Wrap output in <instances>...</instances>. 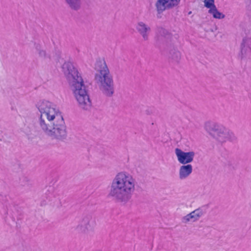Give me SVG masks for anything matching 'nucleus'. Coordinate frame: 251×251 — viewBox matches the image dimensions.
Wrapping results in <instances>:
<instances>
[{"label":"nucleus","mask_w":251,"mask_h":251,"mask_svg":"<svg viewBox=\"0 0 251 251\" xmlns=\"http://www.w3.org/2000/svg\"><path fill=\"white\" fill-rule=\"evenodd\" d=\"M40 113L37 127L52 139L63 141L66 139V126L61 113L54 105L48 100H40L36 104Z\"/></svg>","instance_id":"1"},{"label":"nucleus","mask_w":251,"mask_h":251,"mask_svg":"<svg viewBox=\"0 0 251 251\" xmlns=\"http://www.w3.org/2000/svg\"><path fill=\"white\" fill-rule=\"evenodd\" d=\"M62 69L65 77L74 91L79 107L85 110H89L92 106L86 86L77 69L71 62H65Z\"/></svg>","instance_id":"2"},{"label":"nucleus","mask_w":251,"mask_h":251,"mask_svg":"<svg viewBox=\"0 0 251 251\" xmlns=\"http://www.w3.org/2000/svg\"><path fill=\"white\" fill-rule=\"evenodd\" d=\"M62 69L65 77L74 91L79 107L85 110H89L92 106L86 86L77 69L71 62H65Z\"/></svg>","instance_id":"3"},{"label":"nucleus","mask_w":251,"mask_h":251,"mask_svg":"<svg viewBox=\"0 0 251 251\" xmlns=\"http://www.w3.org/2000/svg\"><path fill=\"white\" fill-rule=\"evenodd\" d=\"M135 183V180L130 175L124 172L119 173L110 183L108 197L117 202L125 204L132 198Z\"/></svg>","instance_id":"4"},{"label":"nucleus","mask_w":251,"mask_h":251,"mask_svg":"<svg viewBox=\"0 0 251 251\" xmlns=\"http://www.w3.org/2000/svg\"><path fill=\"white\" fill-rule=\"evenodd\" d=\"M95 68L97 71L95 80L100 91L105 96L112 97L114 93V81L105 61H97Z\"/></svg>","instance_id":"5"},{"label":"nucleus","mask_w":251,"mask_h":251,"mask_svg":"<svg viewBox=\"0 0 251 251\" xmlns=\"http://www.w3.org/2000/svg\"><path fill=\"white\" fill-rule=\"evenodd\" d=\"M205 128L210 135L220 142L223 143L227 140L233 141L236 139L232 132L217 123H206Z\"/></svg>","instance_id":"6"},{"label":"nucleus","mask_w":251,"mask_h":251,"mask_svg":"<svg viewBox=\"0 0 251 251\" xmlns=\"http://www.w3.org/2000/svg\"><path fill=\"white\" fill-rule=\"evenodd\" d=\"M96 221L90 214L83 215L75 227L76 232L80 234H87L94 229Z\"/></svg>","instance_id":"7"},{"label":"nucleus","mask_w":251,"mask_h":251,"mask_svg":"<svg viewBox=\"0 0 251 251\" xmlns=\"http://www.w3.org/2000/svg\"><path fill=\"white\" fill-rule=\"evenodd\" d=\"M175 151L178 161L182 165L189 164L194 160L195 153L193 151L185 152L179 148H176Z\"/></svg>","instance_id":"8"},{"label":"nucleus","mask_w":251,"mask_h":251,"mask_svg":"<svg viewBox=\"0 0 251 251\" xmlns=\"http://www.w3.org/2000/svg\"><path fill=\"white\" fill-rule=\"evenodd\" d=\"M180 0H158L155 6L158 13L160 14L166 9L171 8L177 5Z\"/></svg>","instance_id":"9"},{"label":"nucleus","mask_w":251,"mask_h":251,"mask_svg":"<svg viewBox=\"0 0 251 251\" xmlns=\"http://www.w3.org/2000/svg\"><path fill=\"white\" fill-rule=\"evenodd\" d=\"M136 29L139 34L142 36L144 41L149 40V35L151 32V28L143 22H138L136 25Z\"/></svg>","instance_id":"10"},{"label":"nucleus","mask_w":251,"mask_h":251,"mask_svg":"<svg viewBox=\"0 0 251 251\" xmlns=\"http://www.w3.org/2000/svg\"><path fill=\"white\" fill-rule=\"evenodd\" d=\"M203 213L201 209H197L190 213L186 215L182 218V222L186 224L189 222L192 221L193 222L198 221L199 218L201 217Z\"/></svg>","instance_id":"11"},{"label":"nucleus","mask_w":251,"mask_h":251,"mask_svg":"<svg viewBox=\"0 0 251 251\" xmlns=\"http://www.w3.org/2000/svg\"><path fill=\"white\" fill-rule=\"evenodd\" d=\"M241 58L248 57L251 59V38L244 39L241 44Z\"/></svg>","instance_id":"12"},{"label":"nucleus","mask_w":251,"mask_h":251,"mask_svg":"<svg viewBox=\"0 0 251 251\" xmlns=\"http://www.w3.org/2000/svg\"><path fill=\"white\" fill-rule=\"evenodd\" d=\"M193 167L191 164H184L179 169L178 176L180 180L187 178L192 173Z\"/></svg>","instance_id":"13"},{"label":"nucleus","mask_w":251,"mask_h":251,"mask_svg":"<svg viewBox=\"0 0 251 251\" xmlns=\"http://www.w3.org/2000/svg\"><path fill=\"white\" fill-rule=\"evenodd\" d=\"M34 46L36 52L38 54L39 57L41 58L44 60H46L47 59L50 60V54H48L47 53L46 51L43 49L39 44H35Z\"/></svg>","instance_id":"14"},{"label":"nucleus","mask_w":251,"mask_h":251,"mask_svg":"<svg viewBox=\"0 0 251 251\" xmlns=\"http://www.w3.org/2000/svg\"><path fill=\"white\" fill-rule=\"evenodd\" d=\"M169 57L174 61L178 62L181 58L180 53L176 48L173 47L169 50Z\"/></svg>","instance_id":"15"},{"label":"nucleus","mask_w":251,"mask_h":251,"mask_svg":"<svg viewBox=\"0 0 251 251\" xmlns=\"http://www.w3.org/2000/svg\"><path fill=\"white\" fill-rule=\"evenodd\" d=\"M70 7L74 10L77 11L80 8L81 0H65Z\"/></svg>","instance_id":"16"},{"label":"nucleus","mask_w":251,"mask_h":251,"mask_svg":"<svg viewBox=\"0 0 251 251\" xmlns=\"http://www.w3.org/2000/svg\"><path fill=\"white\" fill-rule=\"evenodd\" d=\"M208 13L212 15L213 18L218 19H222L225 17V15L222 13L219 12L216 6L211 9H209Z\"/></svg>","instance_id":"17"},{"label":"nucleus","mask_w":251,"mask_h":251,"mask_svg":"<svg viewBox=\"0 0 251 251\" xmlns=\"http://www.w3.org/2000/svg\"><path fill=\"white\" fill-rule=\"evenodd\" d=\"M204 6L209 9L213 8L216 7L214 4V0H204Z\"/></svg>","instance_id":"18"},{"label":"nucleus","mask_w":251,"mask_h":251,"mask_svg":"<svg viewBox=\"0 0 251 251\" xmlns=\"http://www.w3.org/2000/svg\"><path fill=\"white\" fill-rule=\"evenodd\" d=\"M53 190V188L52 187L50 186L45 193V197L49 201H51Z\"/></svg>","instance_id":"19"},{"label":"nucleus","mask_w":251,"mask_h":251,"mask_svg":"<svg viewBox=\"0 0 251 251\" xmlns=\"http://www.w3.org/2000/svg\"><path fill=\"white\" fill-rule=\"evenodd\" d=\"M164 39H165V38L164 37H158L157 41H156V44L159 47L161 48V45H160V41H163Z\"/></svg>","instance_id":"20"},{"label":"nucleus","mask_w":251,"mask_h":251,"mask_svg":"<svg viewBox=\"0 0 251 251\" xmlns=\"http://www.w3.org/2000/svg\"><path fill=\"white\" fill-rule=\"evenodd\" d=\"M146 113H147V114H150V113H149V110H146Z\"/></svg>","instance_id":"21"}]
</instances>
